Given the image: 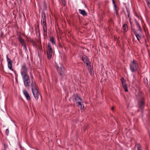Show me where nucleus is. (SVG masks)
Listing matches in <instances>:
<instances>
[{
  "label": "nucleus",
  "instance_id": "f257e3e1",
  "mask_svg": "<svg viewBox=\"0 0 150 150\" xmlns=\"http://www.w3.org/2000/svg\"><path fill=\"white\" fill-rule=\"evenodd\" d=\"M31 86L32 92L34 98L36 100H38L40 94L36 88V84L33 83L32 81V83L31 84Z\"/></svg>",
  "mask_w": 150,
  "mask_h": 150
},
{
  "label": "nucleus",
  "instance_id": "f03ea898",
  "mask_svg": "<svg viewBox=\"0 0 150 150\" xmlns=\"http://www.w3.org/2000/svg\"><path fill=\"white\" fill-rule=\"evenodd\" d=\"M129 68L130 71L132 72H135L137 70L138 68V62L137 61L133 60L129 64Z\"/></svg>",
  "mask_w": 150,
  "mask_h": 150
},
{
  "label": "nucleus",
  "instance_id": "7ed1b4c3",
  "mask_svg": "<svg viewBox=\"0 0 150 150\" xmlns=\"http://www.w3.org/2000/svg\"><path fill=\"white\" fill-rule=\"evenodd\" d=\"M132 30L134 32L138 41L140 42V40L142 37V31H136L134 29H132Z\"/></svg>",
  "mask_w": 150,
  "mask_h": 150
},
{
  "label": "nucleus",
  "instance_id": "20e7f679",
  "mask_svg": "<svg viewBox=\"0 0 150 150\" xmlns=\"http://www.w3.org/2000/svg\"><path fill=\"white\" fill-rule=\"evenodd\" d=\"M57 69L58 73L60 76L62 77L65 75L64 68L60 64L59 66H57Z\"/></svg>",
  "mask_w": 150,
  "mask_h": 150
},
{
  "label": "nucleus",
  "instance_id": "39448f33",
  "mask_svg": "<svg viewBox=\"0 0 150 150\" xmlns=\"http://www.w3.org/2000/svg\"><path fill=\"white\" fill-rule=\"evenodd\" d=\"M74 98H75L76 101L77 102V103H78V106L81 108L82 107V105L81 103L82 102V100L77 95L76 96L74 95Z\"/></svg>",
  "mask_w": 150,
  "mask_h": 150
},
{
  "label": "nucleus",
  "instance_id": "423d86ee",
  "mask_svg": "<svg viewBox=\"0 0 150 150\" xmlns=\"http://www.w3.org/2000/svg\"><path fill=\"white\" fill-rule=\"evenodd\" d=\"M21 71V75L27 74L28 69L25 64H24L22 65Z\"/></svg>",
  "mask_w": 150,
  "mask_h": 150
},
{
  "label": "nucleus",
  "instance_id": "0eeeda50",
  "mask_svg": "<svg viewBox=\"0 0 150 150\" xmlns=\"http://www.w3.org/2000/svg\"><path fill=\"white\" fill-rule=\"evenodd\" d=\"M7 61L8 62V66L9 69L11 70L14 71L12 68V61L9 59L7 56L6 57Z\"/></svg>",
  "mask_w": 150,
  "mask_h": 150
},
{
  "label": "nucleus",
  "instance_id": "6e6552de",
  "mask_svg": "<svg viewBox=\"0 0 150 150\" xmlns=\"http://www.w3.org/2000/svg\"><path fill=\"white\" fill-rule=\"evenodd\" d=\"M120 81L123 87V88L125 90V91L127 92L128 90L127 88V85L125 83V81L124 78L122 77L120 79Z\"/></svg>",
  "mask_w": 150,
  "mask_h": 150
},
{
  "label": "nucleus",
  "instance_id": "1a4fd4ad",
  "mask_svg": "<svg viewBox=\"0 0 150 150\" xmlns=\"http://www.w3.org/2000/svg\"><path fill=\"white\" fill-rule=\"evenodd\" d=\"M120 81L123 87V88L125 90V91L127 92L128 90L127 88V85L125 83V81L124 78L122 77L120 79Z\"/></svg>",
  "mask_w": 150,
  "mask_h": 150
},
{
  "label": "nucleus",
  "instance_id": "9d476101",
  "mask_svg": "<svg viewBox=\"0 0 150 150\" xmlns=\"http://www.w3.org/2000/svg\"><path fill=\"white\" fill-rule=\"evenodd\" d=\"M23 92L24 95L25 96V97H26V99L28 100H31V98L29 96V95L28 93L27 92V91H26L24 89L23 90Z\"/></svg>",
  "mask_w": 150,
  "mask_h": 150
},
{
  "label": "nucleus",
  "instance_id": "9b49d317",
  "mask_svg": "<svg viewBox=\"0 0 150 150\" xmlns=\"http://www.w3.org/2000/svg\"><path fill=\"white\" fill-rule=\"evenodd\" d=\"M82 60L85 64L90 63V61L86 55H83L82 57Z\"/></svg>",
  "mask_w": 150,
  "mask_h": 150
},
{
  "label": "nucleus",
  "instance_id": "f8f14e48",
  "mask_svg": "<svg viewBox=\"0 0 150 150\" xmlns=\"http://www.w3.org/2000/svg\"><path fill=\"white\" fill-rule=\"evenodd\" d=\"M144 100L143 98H142V100L139 102V106L142 109H143L144 108Z\"/></svg>",
  "mask_w": 150,
  "mask_h": 150
},
{
  "label": "nucleus",
  "instance_id": "ddd939ff",
  "mask_svg": "<svg viewBox=\"0 0 150 150\" xmlns=\"http://www.w3.org/2000/svg\"><path fill=\"white\" fill-rule=\"evenodd\" d=\"M53 51L52 47L50 43L48 44V48L47 49V53L52 54Z\"/></svg>",
  "mask_w": 150,
  "mask_h": 150
},
{
  "label": "nucleus",
  "instance_id": "4468645a",
  "mask_svg": "<svg viewBox=\"0 0 150 150\" xmlns=\"http://www.w3.org/2000/svg\"><path fill=\"white\" fill-rule=\"evenodd\" d=\"M25 87L29 86L30 84V79L29 80H25V81H23Z\"/></svg>",
  "mask_w": 150,
  "mask_h": 150
},
{
  "label": "nucleus",
  "instance_id": "2eb2a0df",
  "mask_svg": "<svg viewBox=\"0 0 150 150\" xmlns=\"http://www.w3.org/2000/svg\"><path fill=\"white\" fill-rule=\"evenodd\" d=\"M21 76L23 81H25V80H29V79H30L29 76L27 74L22 75Z\"/></svg>",
  "mask_w": 150,
  "mask_h": 150
},
{
  "label": "nucleus",
  "instance_id": "dca6fc26",
  "mask_svg": "<svg viewBox=\"0 0 150 150\" xmlns=\"http://www.w3.org/2000/svg\"><path fill=\"white\" fill-rule=\"evenodd\" d=\"M43 30V35L44 36H46L47 33V26H42Z\"/></svg>",
  "mask_w": 150,
  "mask_h": 150
},
{
  "label": "nucleus",
  "instance_id": "f3484780",
  "mask_svg": "<svg viewBox=\"0 0 150 150\" xmlns=\"http://www.w3.org/2000/svg\"><path fill=\"white\" fill-rule=\"evenodd\" d=\"M79 12L80 13V14H82L83 16H85L87 15V13L84 10H81L79 9Z\"/></svg>",
  "mask_w": 150,
  "mask_h": 150
},
{
  "label": "nucleus",
  "instance_id": "a211bd4d",
  "mask_svg": "<svg viewBox=\"0 0 150 150\" xmlns=\"http://www.w3.org/2000/svg\"><path fill=\"white\" fill-rule=\"evenodd\" d=\"M136 25L137 26V28L139 29L138 30H136V31H142V29L141 27L139 25L137 21H136Z\"/></svg>",
  "mask_w": 150,
  "mask_h": 150
},
{
  "label": "nucleus",
  "instance_id": "6ab92c4d",
  "mask_svg": "<svg viewBox=\"0 0 150 150\" xmlns=\"http://www.w3.org/2000/svg\"><path fill=\"white\" fill-rule=\"evenodd\" d=\"M41 23L42 26H47L46 20H42L41 21Z\"/></svg>",
  "mask_w": 150,
  "mask_h": 150
},
{
  "label": "nucleus",
  "instance_id": "aec40b11",
  "mask_svg": "<svg viewBox=\"0 0 150 150\" xmlns=\"http://www.w3.org/2000/svg\"><path fill=\"white\" fill-rule=\"evenodd\" d=\"M122 28L125 32H126L127 30V25L126 24H124L122 26Z\"/></svg>",
  "mask_w": 150,
  "mask_h": 150
},
{
  "label": "nucleus",
  "instance_id": "412c9836",
  "mask_svg": "<svg viewBox=\"0 0 150 150\" xmlns=\"http://www.w3.org/2000/svg\"><path fill=\"white\" fill-rule=\"evenodd\" d=\"M42 20H46L45 14L43 11L42 12Z\"/></svg>",
  "mask_w": 150,
  "mask_h": 150
},
{
  "label": "nucleus",
  "instance_id": "4be33fe9",
  "mask_svg": "<svg viewBox=\"0 0 150 150\" xmlns=\"http://www.w3.org/2000/svg\"><path fill=\"white\" fill-rule=\"evenodd\" d=\"M90 63H88L86 64V66L88 70H92V67L89 64Z\"/></svg>",
  "mask_w": 150,
  "mask_h": 150
},
{
  "label": "nucleus",
  "instance_id": "5701e85b",
  "mask_svg": "<svg viewBox=\"0 0 150 150\" xmlns=\"http://www.w3.org/2000/svg\"><path fill=\"white\" fill-rule=\"evenodd\" d=\"M50 41L53 44L55 45V41L53 37L50 38Z\"/></svg>",
  "mask_w": 150,
  "mask_h": 150
},
{
  "label": "nucleus",
  "instance_id": "b1692460",
  "mask_svg": "<svg viewBox=\"0 0 150 150\" xmlns=\"http://www.w3.org/2000/svg\"><path fill=\"white\" fill-rule=\"evenodd\" d=\"M136 146L137 147V150H142L141 146L139 144H137Z\"/></svg>",
  "mask_w": 150,
  "mask_h": 150
},
{
  "label": "nucleus",
  "instance_id": "393cba45",
  "mask_svg": "<svg viewBox=\"0 0 150 150\" xmlns=\"http://www.w3.org/2000/svg\"><path fill=\"white\" fill-rule=\"evenodd\" d=\"M18 39L19 41L21 42V43L25 41L24 39H23L21 37H19Z\"/></svg>",
  "mask_w": 150,
  "mask_h": 150
},
{
  "label": "nucleus",
  "instance_id": "a878e982",
  "mask_svg": "<svg viewBox=\"0 0 150 150\" xmlns=\"http://www.w3.org/2000/svg\"><path fill=\"white\" fill-rule=\"evenodd\" d=\"M52 54H50V53H47V58L48 59H50L52 58Z\"/></svg>",
  "mask_w": 150,
  "mask_h": 150
},
{
  "label": "nucleus",
  "instance_id": "bb28decb",
  "mask_svg": "<svg viewBox=\"0 0 150 150\" xmlns=\"http://www.w3.org/2000/svg\"><path fill=\"white\" fill-rule=\"evenodd\" d=\"M114 10H115V11L116 12V13H117V11H118V7L116 5H115L114 6Z\"/></svg>",
  "mask_w": 150,
  "mask_h": 150
},
{
  "label": "nucleus",
  "instance_id": "cd10ccee",
  "mask_svg": "<svg viewBox=\"0 0 150 150\" xmlns=\"http://www.w3.org/2000/svg\"><path fill=\"white\" fill-rule=\"evenodd\" d=\"M89 73L91 75H93V71L92 70V69L91 70H89Z\"/></svg>",
  "mask_w": 150,
  "mask_h": 150
},
{
  "label": "nucleus",
  "instance_id": "c85d7f7f",
  "mask_svg": "<svg viewBox=\"0 0 150 150\" xmlns=\"http://www.w3.org/2000/svg\"><path fill=\"white\" fill-rule=\"evenodd\" d=\"M5 132L6 134H7V135H8V133L9 132V130L8 129H7L6 130Z\"/></svg>",
  "mask_w": 150,
  "mask_h": 150
},
{
  "label": "nucleus",
  "instance_id": "c756f323",
  "mask_svg": "<svg viewBox=\"0 0 150 150\" xmlns=\"http://www.w3.org/2000/svg\"><path fill=\"white\" fill-rule=\"evenodd\" d=\"M23 47L24 49L25 50H27V48H26V45H23Z\"/></svg>",
  "mask_w": 150,
  "mask_h": 150
},
{
  "label": "nucleus",
  "instance_id": "7c9ffc66",
  "mask_svg": "<svg viewBox=\"0 0 150 150\" xmlns=\"http://www.w3.org/2000/svg\"><path fill=\"white\" fill-rule=\"evenodd\" d=\"M112 3L113 5L114 6L115 5H116L115 4V1L114 0H112Z\"/></svg>",
  "mask_w": 150,
  "mask_h": 150
},
{
  "label": "nucleus",
  "instance_id": "2f4dec72",
  "mask_svg": "<svg viewBox=\"0 0 150 150\" xmlns=\"http://www.w3.org/2000/svg\"><path fill=\"white\" fill-rule=\"evenodd\" d=\"M146 2H147V4L148 5V6H149V5H150L149 1H148V0H147Z\"/></svg>",
  "mask_w": 150,
  "mask_h": 150
},
{
  "label": "nucleus",
  "instance_id": "473e14b6",
  "mask_svg": "<svg viewBox=\"0 0 150 150\" xmlns=\"http://www.w3.org/2000/svg\"><path fill=\"white\" fill-rule=\"evenodd\" d=\"M21 45H22V46L24 45H25V41L21 43Z\"/></svg>",
  "mask_w": 150,
  "mask_h": 150
},
{
  "label": "nucleus",
  "instance_id": "72a5a7b5",
  "mask_svg": "<svg viewBox=\"0 0 150 150\" xmlns=\"http://www.w3.org/2000/svg\"><path fill=\"white\" fill-rule=\"evenodd\" d=\"M113 109H114V108H113V107H112V108H111V109H112V110H113Z\"/></svg>",
  "mask_w": 150,
  "mask_h": 150
},
{
  "label": "nucleus",
  "instance_id": "f704fd0d",
  "mask_svg": "<svg viewBox=\"0 0 150 150\" xmlns=\"http://www.w3.org/2000/svg\"><path fill=\"white\" fill-rule=\"evenodd\" d=\"M64 0H62V2H63V1H64Z\"/></svg>",
  "mask_w": 150,
  "mask_h": 150
},
{
  "label": "nucleus",
  "instance_id": "c9c22d12",
  "mask_svg": "<svg viewBox=\"0 0 150 150\" xmlns=\"http://www.w3.org/2000/svg\"><path fill=\"white\" fill-rule=\"evenodd\" d=\"M64 0H62V2H63V1H64Z\"/></svg>",
  "mask_w": 150,
  "mask_h": 150
},
{
  "label": "nucleus",
  "instance_id": "e433bc0d",
  "mask_svg": "<svg viewBox=\"0 0 150 150\" xmlns=\"http://www.w3.org/2000/svg\"><path fill=\"white\" fill-rule=\"evenodd\" d=\"M64 0H62V2H63V1H64Z\"/></svg>",
  "mask_w": 150,
  "mask_h": 150
}]
</instances>
